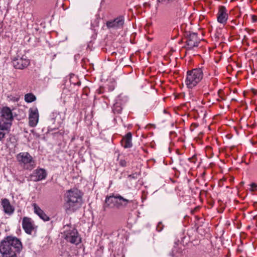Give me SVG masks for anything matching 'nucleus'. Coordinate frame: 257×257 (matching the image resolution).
<instances>
[{"instance_id":"obj_19","label":"nucleus","mask_w":257,"mask_h":257,"mask_svg":"<svg viewBox=\"0 0 257 257\" xmlns=\"http://www.w3.org/2000/svg\"><path fill=\"white\" fill-rule=\"evenodd\" d=\"M116 208H119L121 207H125L128 203L132 202V200L125 199L120 195H116Z\"/></svg>"},{"instance_id":"obj_26","label":"nucleus","mask_w":257,"mask_h":257,"mask_svg":"<svg viewBox=\"0 0 257 257\" xmlns=\"http://www.w3.org/2000/svg\"><path fill=\"white\" fill-rule=\"evenodd\" d=\"M175 0H157L158 3L163 4L165 2L170 4L174 2Z\"/></svg>"},{"instance_id":"obj_28","label":"nucleus","mask_w":257,"mask_h":257,"mask_svg":"<svg viewBox=\"0 0 257 257\" xmlns=\"http://www.w3.org/2000/svg\"><path fill=\"white\" fill-rule=\"evenodd\" d=\"M157 230L158 231H161L162 229H163V227L162 226V223L161 222H159L157 226V228H156Z\"/></svg>"},{"instance_id":"obj_32","label":"nucleus","mask_w":257,"mask_h":257,"mask_svg":"<svg viewBox=\"0 0 257 257\" xmlns=\"http://www.w3.org/2000/svg\"><path fill=\"white\" fill-rule=\"evenodd\" d=\"M231 23H234V25H236V23L234 22H233V21H232Z\"/></svg>"},{"instance_id":"obj_33","label":"nucleus","mask_w":257,"mask_h":257,"mask_svg":"<svg viewBox=\"0 0 257 257\" xmlns=\"http://www.w3.org/2000/svg\"><path fill=\"white\" fill-rule=\"evenodd\" d=\"M194 157V156H193V157L192 159H193ZM191 159H192V158H190L188 159V160H191Z\"/></svg>"},{"instance_id":"obj_11","label":"nucleus","mask_w":257,"mask_h":257,"mask_svg":"<svg viewBox=\"0 0 257 257\" xmlns=\"http://www.w3.org/2000/svg\"><path fill=\"white\" fill-rule=\"evenodd\" d=\"M47 174L44 169L39 168L35 170L30 175L31 180L34 182H38L45 179Z\"/></svg>"},{"instance_id":"obj_3","label":"nucleus","mask_w":257,"mask_h":257,"mask_svg":"<svg viewBox=\"0 0 257 257\" xmlns=\"http://www.w3.org/2000/svg\"><path fill=\"white\" fill-rule=\"evenodd\" d=\"M203 78V68H194L186 73L185 83L188 88L196 86Z\"/></svg>"},{"instance_id":"obj_6","label":"nucleus","mask_w":257,"mask_h":257,"mask_svg":"<svg viewBox=\"0 0 257 257\" xmlns=\"http://www.w3.org/2000/svg\"><path fill=\"white\" fill-rule=\"evenodd\" d=\"M69 229H66L64 232V236L65 239L68 241L73 244H78L81 241V239L79 235L77 230L74 228L69 227Z\"/></svg>"},{"instance_id":"obj_1","label":"nucleus","mask_w":257,"mask_h":257,"mask_svg":"<svg viewBox=\"0 0 257 257\" xmlns=\"http://www.w3.org/2000/svg\"><path fill=\"white\" fill-rule=\"evenodd\" d=\"M21 240L15 236H8L0 242V253L2 257H17L22 249Z\"/></svg>"},{"instance_id":"obj_4","label":"nucleus","mask_w":257,"mask_h":257,"mask_svg":"<svg viewBox=\"0 0 257 257\" xmlns=\"http://www.w3.org/2000/svg\"><path fill=\"white\" fill-rule=\"evenodd\" d=\"M0 126L10 128L14 117L11 108L8 106L3 107L0 111Z\"/></svg>"},{"instance_id":"obj_24","label":"nucleus","mask_w":257,"mask_h":257,"mask_svg":"<svg viewBox=\"0 0 257 257\" xmlns=\"http://www.w3.org/2000/svg\"><path fill=\"white\" fill-rule=\"evenodd\" d=\"M140 175V173L135 172L132 174L129 175L128 176L127 178L129 179L130 180H132V179L136 180L137 179H138V178L139 177Z\"/></svg>"},{"instance_id":"obj_18","label":"nucleus","mask_w":257,"mask_h":257,"mask_svg":"<svg viewBox=\"0 0 257 257\" xmlns=\"http://www.w3.org/2000/svg\"><path fill=\"white\" fill-rule=\"evenodd\" d=\"M33 206L34 207L35 213L37 214L40 218L45 221L50 220V218L36 203L33 204Z\"/></svg>"},{"instance_id":"obj_13","label":"nucleus","mask_w":257,"mask_h":257,"mask_svg":"<svg viewBox=\"0 0 257 257\" xmlns=\"http://www.w3.org/2000/svg\"><path fill=\"white\" fill-rule=\"evenodd\" d=\"M228 19V14L226 8L223 6H220L218 8L217 20L220 24L225 25Z\"/></svg>"},{"instance_id":"obj_22","label":"nucleus","mask_w":257,"mask_h":257,"mask_svg":"<svg viewBox=\"0 0 257 257\" xmlns=\"http://www.w3.org/2000/svg\"><path fill=\"white\" fill-rule=\"evenodd\" d=\"M175 7L176 10V12L178 13L181 12L182 10L184 9V2L183 1L177 0L175 3Z\"/></svg>"},{"instance_id":"obj_17","label":"nucleus","mask_w":257,"mask_h":257,"mask_svg":"<svg viewBox=\"0 0 257 257\" xmlns=\"http://www.w3.org/2000/svg\"><path fill=\"white\" fill-rule=\"evenodd\" d=\"M132 140V134L131 132H128L123 137L121 141L122 146L125 149L131 148L133 146Z\"/></svg>"},{"instance_id":"obj_8","label":"nucleus","mask_w":257,"mask_h":257,"mask_svg":"<svg viewBox=\"0 0 257 257\" xmlns=\"http://www.w3.org/2000/svg\"><path fill=\"white\" fill-rule=\"evenodd\" d=\"M12 63L16 69H23L29 66L30 60L25 55L22 57L18 56L13 60Z\"/></svg>"},{"instance_id":"obj_34","label":"nucleus","mask_w":257,"mask_h":257,"mask_svg":"<svg viewBox=\"0 0 257 257\" xmlns=\"http://www.w3.org/2000/svg\"><path fill=\"white\" fill-rule=\"evenodd\" d=\"M256 226H257V224H256Z\"/></svg>"},{"instance_id":"obj_21","label":"nucleus","mask_w":257,"mask_h":257,"mask_svg":"<svg viewBox=\"0 0 257 257\" xmlns=\"http://www.w3.org/2000/svg\"><path fill=\"white\" fill-rule=\"evenodd\" d=\"M36 100V97L32 93H27L25 95V101L27 103H31Z\"/></svg>"},{"instance_id":"obj_23","label":"nucleus","mask_w":257,"mask_h":257,"mask_svg":"<svg viewBox=\"0 0 257 257\" xmlns=\"http://www.w3.org/2000/svg\"><path fill=\"white\" fill-rule=\"evenodd\" d=\"M9 128H4L3 126H0V141H2L4 138L6 134L9 133L10 131Z\"/></svg>"},{"instance_id":"obj_7","label":"nucleus","mask_w":257,"mask_h":257,"mask_svg":"<svg viewBox=\"0 0 257 257\" xmlns=\"http://www.w3.org/2000/svg\"><path fill=\"white\" fill-rule=\"evenodd\" d=\"M59 113L56 111L53 112L50 115L49 119L50 125L48 126V132H50L57 130L61 123V119L59 118Z\"/></svg>"},{"instance_id":"obj_20","label":"nucleus","mask_w":257,"mask_h":257,"mask_svg":"<svg viewBox=\"0 0 257 257\" xmlns=\"http://www.w3.org/2000/svg\"><path fill=\"white\" fill-rule=\"evenodd\" d=\"M122 107L121 106V103L120 101H116L112 107V111L114 113H120L122 110Z\"/></svg>"},{"instance_id":"obj_25","label":"nucleus","mask_w":257,"mask_h":257,"mask_svg":"<svg viewBox=\"0 0 257 257\" xmlns=\"http://www.w3.org/2000/svg\"><path fill=\"white\" fill-rule=\"evenodd\" d=\"M250 190L251 191H257V184L254 183H251L250 185Z\"/></svg>"},{"instance_id":"obj_12","label":"nucleus","mask_w":257,"mask_h":257,"mask_svg":"<svg viewBox=\"0 0 257 257\" xmlns=\"http://www.w3.org/2000/svg\"><path fill=\"white\" fill-rule=\"evenodd\" d=\"M124 19L122 16H119L113 20L107 22L106 26L108 28L118 29L122 28Z\"/></svg>"},{"instance_id":"obj_5","label":"nucleus","mask_w":257,"mask_h":257,"mask_svg":"<svg viewBox=\"0 0 257 257\" xmlns=\"http://www.w3.org/2000/svg\"><path fill=\"white\" fill-rule=\"evenodd\" d=\"M16 158L21 165L27 169L31 170L35 166V161L28 152H21L16 156Z\"/></svg>"},{"instance_id":"obj_10","label":"nucleus","mask_w":257,"mask_h":257,"mask_svg":"<svg viewBox=\"0 0 257 257\" xmlns=\"http://www.w3.org/2000/svg\"><path fill=\"white\" fill-rule=\"evenodd\" d=\"M22 227L26 233L28 234H31L36 228L34 221L28 217H24L23 218Z\"/></svg>"},{"instance_id":"obj_29","label":"nucleus","mask_w":257,"mask_h":257,"mask_svg":"<svg viewBox=\"0 0 257 257\" xmlns=\"http://www.w3.org/2000/svg\"><path fill=\"white\" fill-rule=\"evenodd\" d=\"M176 251V249L175 248H173L172 251L170 253V255L172 257H177L175 254V252Z\"/></svg>"},{"instance_id":"obj_30","label":"nucleus","mask_w":257,"mask_h":257,"mask_svg":"<svg viewBox=\"0 0 257 257\" xmlns=\"http://www.w3.org/2000/svg\"><path fill=\"white\" fill-rule=\"evenodd\" d=\"M251 19H252V22H253V23L257 22V16H256L255 15H252Z\"/></svg>"},{"instance_id":"obj_31","label":"nucleus","mask_w":257,"mask_h":257,"mask_svg":"<svg viewBox=\"0 0 257 257\" xmlns=\"http://www.w3.org/2000/svg\"><path fill=\"white\" fill-rule=\"evenodd\" d=\"M254 219H257V215H256V216H255L254 217Z\"/></svg>"},{"instance_id":"obj_2","label":"nucleus","mask_w":257,"mask_h":257,"mask_svg":"<svg viewBox=\"0 0 257 257\" xmlns=\"http://www.w3.org/2000/svg\"><path fill=\"white\" fill-rule=\"evenodd\" d=\"M82 196L81 192L76 188L67 191L65 194L64 207L67 213L74 212L81 207L83 202Z\"/></svg>"},{"instance_id":"obj_14","label":"nucleus","mask_w":257,"mask_h":257,"mask_svg":"<svg viewBox=\"0 0 257 257\" xmlns=\"http://www.w3.org/2000/svg\"><path fill=\"white\" fill-rule=\"evenodd\" d=\"M29 123L31 127L35 126L39 120L38 110L37 108L29 109Z\"/></svg>"},{"instance_id":"obj_27","label":"nucleus","mask_w":257,"mask_h":257,"mask_svg":"<svg viewBox=\"0 0 257 257\" xmlns=\"http://www.w3.org/2000/svg\"><path fill=\"white\" fill-rule=\"evenodd\" d=\"M119 164L122 167H125L127 165V162L124 160H121L119 161Z\"/></svg>"},{"instance_id":"obj_9","label":"nucleus","mask_w":257,"mask_h":257,"mask_svg":"<svg viewBox=\"0 0 257 257\" xmlns=\"http://www.w3.org/2000/svg\"><path fill=\"white\" fill-rule=\"evenodd\" d=\"M187 41L186 42L187 46V49L188 50L193 49L194 47H198L200 43L198 39L197 34L195 33H190L186 36Z\"/></svg>"},{"instance_id":"obj_15","label":"nucleus","mask_w":257,"mask_h":257,"mask_svg":"<svg viewBox=\"0 0 257 257\" xmlns=\"http://www.w3.org/2000/svg\"><path fill=\"white\" fill-rule=\"evenodd\" d=\"M117 198L116 196H107L105 201V203L103 205L104 210H106L107 208H112L114 206L116 207Z\"/></svg>"},{"instance_id":"obj_16","label":"nucleus","mask_w":257,"mask_h":257,"mask_svg":"<svg viewBox=\"0 0 257 257\" xmlns=\"http://www.w3.org/2000/svg\"><path fill=\"white\" fill-rule=\"evenodd\" d=\"M2 205L5 213L11 215L14 212V208L11 205L9 200L7 198L2 200Z\"/></svg>"}]
</instances>
